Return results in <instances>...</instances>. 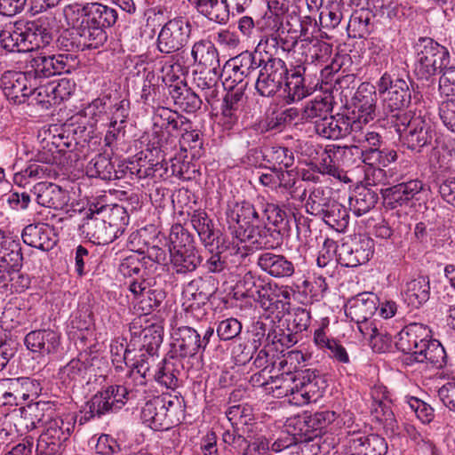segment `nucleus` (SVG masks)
I'll return each instance as SVG.
<instances>
[{
    "mask_svg": "<svg viewBox=\"0 0 455 455\" xmlns=\"http://www.w3.org/2000/svg\"><path fill=\"white\" fill-rule=\"evenodd\" d=\"M146 385L147 383L139 385L137 379L132 376L131 369L124 384L108 386L92 396L86 403L88 410L80 418V424L94 417L100 418L108 413L116 412L128 403H135L143 396Z\"/></svg>",
    "mask_w": 455,
    "mask_h": 455,
    "instance_id": "obj_1",
    "label": "nucleus"
},
{
    "mask_svg": "<svg viewBox=\"0 0 455 455\" xmlns=\"http://www.w3.org/2000/svg\"><path fill=\"white\" fill-rule=\"evenodd\" d=\"M141 335L139 339L132 337L124 353V361L126 366L131 367L132 376L137 379L139 385L147 383L151 376V363L158 355L164 339V328L151 324L141 331Z\"/></svg>",
    "mask_w": 455,
    "mask_h": 455,
    "instance_id": "obj_2",
    "label": "nucleus"
},
{
    "mask_svg": "<svg viewBox=\"0 0 455 455\" xmlns=\"http://www.w3.org/2000/svg\"><path fill=\"white\" fill-rule=\"evenodd\" d=\"M65 12L68 19L70 15H76L75 19L78 24L99 48L108 40L106 29L113 27L118 19V12L115 8L99 2L69 4Z\"/></svg>",
    "mask_w": 455,
    "mask_h": 455,
    "instance_id": "obj_3",
    "label": "nucleus"
},
{
    "mask_svg": "<svg viewBox=\"0 0 455 455\" xmlns=\"http://www.w3.org/2000/svg\"><path fill=\"white\" fill-rule=\"evenodd\" d=\"M229 60L230 64H234V68H239L245 78L258 70L255 90L261 97L273 91L276 83L275 76H281L283 72V69L279 70V60H271V59L266 60L259 52L244 51Z\"/></svg>",
    "mask_w": 455,
    "mask_h": 455,
    "instance_id": "obj_4",
    "label": "nucleus"
},
{
    "mask_svg": "<svg viewBox=\"0 0 455 455\" xmlns=\"http://www.w3.org/2000/svg\"><path fill=\"white\" fill-rule=\"evenodd\" d=\"M377 88L381 97L383 113L391 124L397 116L410 114L404 112L411 102L408 81L385 72L378 81Z\"/></svg>",
    "mask_w": 455,
    "mask_h": 455,
    "instance_id": "obj_5",
    "label": "nucleus"
},
{
    "mask_svg": "<svg viewBox=\"0 0 455 455\" xmlns=\"http://www.w3.org/2000/svg\"><path fill=\"white\" fill-rule=\"evenodd\" d=\"M191 23L188 18L177 16L169 20L160 29L156 38V49L163 54H173V68L177 66L183 71L181 60L184 52L180 51L188 44L191 35Z\"/></svg>",
    "mask_w": 455,
    "mask_h": 455,
    "instance_id": "obj_6",
    "label": "nucleus"
},
{
    "mask_svg": "<svg viewBox=\"0 0 455 455\" xmlns=\"http://www.w3.org/2000/svg\"><path fill=\"white\" fill-rule=\"evenodd\" d=\"M414 49L415 74L418 79L429 80L450 63V53L447 48L430 37L419 38Z\"/></svg>",
    "mask_w": 455,
    "mask_h": 455,
    "instance_id": "obj_7",
    "label": "nucleus"
},
{
    "mask_svg": "<svg viewBox=\"0 0 455 455\" xmlns=\"http://www.w3.org/2000/svg\"><path fill=\"white\" fill-rule=\"evenodd\" d=\"M393 126L403 147L417 153L431 144L434 131L429 122L421 116L402 115L393 119Z\"/></svg>",
    "mask_w": 455,
    "mask_h": 455,
    "instance_id": "obj_8",
    "label": "nucleus"
},
{
    "mask_svg": "<svg viewBox=\"0 0 455 455\" xmlns=\"http://www.w3.org/2000/svg\"><path fill=\"white\" fill-rule=\"evenodd\" d=\"M76 422V415L74 413L50 419L38 439L36 455H56L61 452L64 443L74 431Z\"/></svg>",
    "mask_w": 455,
    "mask_h": 455,
    "instance_id": "obj_9",
    "label": "nucleus"
},
{
    "mask_svg": "<svg viewBox=\"0 0 455 455\" xmlns=\"http://www.w3.org/2000/svg\"><path fill=\"white\" fill-rule=\"evenodd\" d=\"M306 211L310 215L320 218L338 232H343L348 226L347 209L337 201L323 196V190H314L306 204Z\"/></svg>",
    "mask_w": 455,
    "mask_h": 455,
    "instance_id": "obj_10",
    "label": "nucleus"
},
{
    "mask_svg": "<svg viewBox=\"0 0 455 455\" xmlns=\"http://www.w3.org/2000/svg\"><path fill=\"white\" fill-rule=\"evenodd\" d=\"M52 143L46 142L41 150H38L36 158L25 169L14 175V182L20 186H26L30 180H37L56 174L53 165L69 167L70 163L54 152Z\"/></svg>",
    "mask_w": 455,
    "mask_h": 455,
    "instance_id": "obj_11",
    "label": "nucleus"
},
{
    "mask_svg": "<svg viewBox=\"0 0 455 455\" xmlns=\"http://www.w3.org/2000/svg\"><path fill=\"white\" fill-rule=\"evenodd\" d=\"M229 228H234V235L239 241L251 239V234L260 216L252 203L245 199L228 200L225 211Z\"/></svg>",
    "mask_w": 455,
    "mask_h": 455,
    "instance_id": "obj_12",
    "label": "nucleus"
},
{
    "mask_svg": "<svg viewBox=\"0 0 455 455\" xmlns=\"http://www.w3.org/2000/svg\"><path fill=\"white\" fill-rule=\"evenodd\" d=\"M337 419L333 411L322 410L315 412L305 411L291 417L286 420L285 427L293 435L302 436L304 441H313L325 433L327 427Z\"/></svg>",
    "mask_w": 455,
    "mask_h": 455,
    "instance_id": "obj_13",
    "label": "nucleus"
},
{
    "mask_svg": "<svg viewBox=\"0 0 455 455\" xmlns=\"http://www.w3.org/2000/svg\"><path fill=\"white\" fill-rule=\"evenodd\" d=\"M297 405L315 403L323 395L327 382L324 375L317 369L307 368L292 372Z\"/></svg>",
    "mask_w": 455,
    "mask_h": 455,
    "instance_id": "obj_14",
    "label": "nucleus"
},
{
    "mask_svg": "<svg viewBox=\"0 0 455 455\" xmlns=\"http://www.w3.org/2000/svg\"><path fill=\"white\" fill-rule=\"evenodd\" d=\"M307 65L305 62L286 66V73L276 82L273 91L269 94L263 95L265 98H273L283 88L287 103L298 102L312 93V88L307 84L306 78Z\"/></svg>",
    "mask_w": 455,
    "mask_h": 455,
    "instance_id": "obj_15",
    "label": "nucleus"
},
{
    "mask_svg": "<svg viewBox=\"0 0 455 455\" xmlns=\"http://www.w3.org/2000/svg\"><path fill=\"white\" fill-rule=\"evenodd\" d=\"M1 89L12 104L20 105L30 99L37 81L30 72L7 70L1 76Z\"/></svg>",
    "mask_w": 455,
    "mask_h": 455,
    "instance_id": "obj_16",
    "label": "nucleus"
},
{
    "mask_svg": "<svg viewBox=\"0 0 455 455\" xmlns=\"http://www.w3.org/2000/svg\"><path fill=\"white\" fill-rule=\"evenodd\" d=\"M73 60L70 54L44 55L39 53L29 61L30 70L28 71L34 75L36 80L70 73Z\"/></svg>",
    "mask_w": 455,
    "mask_h": 455,
    "instance_id": "obj_17",
    "label": "nucleus"
},
{
    "mask_svg": "<svg viewBox=\"0 0 455 455\" xmlns=\"http://www.w3.org/2000/svg\"><path fill=\"white\" fill-rule=\"evenodd\" d=\"M373 240L362 236L338 247V262L345 267H356L368 262L374 252Z\"/></svg>",
    "mask_w": 455,
    "mask_h": 455,
    "instance_id": "obj_18",
    "label": "nucleus"
},
{
    "mask_svg": "<svg viewBox=\"0 0 455 455\" xmlns=\"http://www.w3.org/2000/svg\"><path fill=\"white\" fill-rule=\"evenodd\" d=\"M163 82L167 86L168 94L174 104L182 111L195 113L201 108L203 100L196 94L187 83L179 76H164Z\"/></svg>",
    "mask_w": 455,
    "mask_h": 455,
    "instance_id": "obj_19",
    "label": "nucleus"
},
{
    "mask_svg": "<svg viewBox=\"0 0 455 455\" xmlns=\"http://www.w3.org/2000/svg\"><path fill=\"white\" fill-rule=\"evenodd\" d=\"M160 160H155L148 155L147 152L139 153V164H132L130 169L135 172L138 180L146 178L165 179L172 175H181V168L177 169L176 164L171 165V174H169V167L167 161L169 156H158Z\"/></svg>",
    "mask_w": 455,
    "mask_h": 455,
    "instance_id": "obj_20",
    "label": "nucleus"
},
{
    "mask_svg": "<svg viewBox=\"0 0 455 455\" xmlns=\"http://www.w3.org/2000/svg\"><path fill=\"white\" fill-rule=\"evenodd\" d=\"M431 337L432 331L427 325L411 323L398 332L395 347L403 354L409 355L411 360L414 353L422 348Z\"/></svg>",
    "mask_w": 455,
    "mask_h": 455,
    "instance_id": "obj_21",
    "label": "nucleus"
},
{
    "mask_svg": "<svg viewBox=\"0 0 455 455\" xmlns=\"http://www.w3.org/2000/svg\"><path fill=\"white\" fill-rule=\"evenodd\" d=\"M372 403L371 405V412L376 419L382 423L387 432L391 435L398 433V423L392 411V400L389 393L385 387H374L371 389Z\"/></svg>",
    "mask_w": 455,
    "mask_h": 455,
    "instance_id": "obj_22",
    "label": "nucleus"
},
{
    "mask_svg": "<svg viewBox=\"0 0 455 455\" xmlns=\"http://www.w3.org/2000/svg\"><path fill=\"white\" fill-rule=\"evenodd\" d=\"M172 336V353L179 358L193 357L202 350L200 334L192 327L175 324Z\"/></svg>",
    "mask_w": 455,
    "mask_h": 455,
    "instance_id": "obj_23",
    "label": "nucleus"
},
{
    "mask_svg": "<svg viewBox=\"0 0 455 455\" xmlns=\"http://www.w3.org/2000/svg\"><path fill=\"white\" fill-rule=\"evenodd\" d=\"M314 129L317 135L328 140H339L361 130L359 122H351V117L331 114L315 124Z\"/></svg>",
    "mask_w": 455,
    "mask_h": 455,
    "instance_id": "obj_24",
    "label": "nucleus"
},
{
    "mask_svg": "<svg viewBox=\"0 0 455 455\" xmlns=\"http://www.w3.org/2000/svg\"><path fill=\"white\" fill-rule=\"evenodd\" d=\"M424 188L419 180H411L395 186L381 189L383 204L386 208L394 210L407 205Z\"/></svg>",
    "mask_w": 455,
    "mask_h": 455,
    "instance_id": "obj_25",
    "label": "nucleus"
},
{
    "mask_svg": "<svg viewBox=\"0 0 455 455\" xmlns=\"http://www.w3.org/2000/svg\"><path fill=\"white\" fill-rule=\"evenodd\" d=\"M21 237L26 244L43 251H49L58 243L55 228L42 222L26 226Z\"/></svg>",
    "mask_w": 455,
    "mask_h": 455,
    "instance_id": "obj_26",
    "label": "nucleus"
},
{
    "mask_svg": "<svg viewBox=\"0 0 455 455\" xmlns=\"http://www.w3.org/2000/svg\"><path fill=\"white\" fill-rule=\"evenodd\" d=\"M354 106L357 110V118H351V122H359L368 124L376 116L377 92L375 87L370 84L363 83L355 92L354 97Z\"/></svg>",
    "mask_w": 455,
    "mask_h": 455,
    "instance_id": "obj_27",
    "label": "nucleus"
},
{
    "mask_svg": "<svg viewBox=\"0 0 455 455\" xmlns=\"http://www.w3.org/2000/svg\"><path fill=\"white\" fill-rule=\"evenodd\" d=\"M257 266L275 278H287L295 272L294 263L283 254L264 251L257 257Z\"/></svg>",
    "mask_w": 455,
    "mask_h": 455,
    "instance_id": "obj_28",
    "label": "nucleus"
},
{
    "mask_svg": "<svg viewBox=\"0 0 455 455\" xmlns=\"http://www.w3.org/2000/svg\"><path fill=\"white\" fill-rule=\"evenodd\" d=\"M72 30H64L57 39V45L66 52H78L89 49H98V45L88 36V33L78 24L75 18H70Z\"/></svg>",
    "mask_w": 455,
    "mask_h": 455,
    "instance_id": "obj_29",
    "label": "nucleus"
},
{
    "mask_svg": "<svg viewBox=\"0 0 455 455\" xmlns=\"http://www.w3.org/2000/svg\"><path fill=\"white\" fill-rule=\"evenodd\" d=\"M351 455H385L387 443L382 436L371 434L353 433L347 442Z\"/></svg>",
    "mask_w": 455,
    "mask_h": 455,
    "instance_id": "obj_30",
    "label": "nucleus"
},
{
    "mask_svg": "<svg viewBox=\"0 0 455 455\" xmlns=\"http://www.w3.org/2000/svg\"><path fill=\"white\" fill-rule=\"evenodd\" d=\"M378 302L377 295L372 292L359 293L347 301L345 314L355 323L369 321L378 309Z\"/></svg>",
    "mask_w": 455,
    "mask_h": 455,
    "instance_id": "obj_31",
    "label": "nucleus"
},
{
    "mask_svg": "<svg viewBox=\"0 0 455 455\" xmlns=\"http://www.w3.org/2000/svg\"><path fill=\"white\" fill-rule=\"evenodd\" d=\"M258 303L262 308L272 314L277 312L278 315H283L290 310L291 288L272 284L269 282Z\"/></svg>",
    "mask_w": 455,
    "mask_h": 455,
    "instance_id": "obj_32",
    "label": "nucleus"
},
{
    "mask_svg": "<svg viewBox=\"0 0 455 455\" xmlns=\"http://www.w3.org/2000/svg\"><path fill=\"white\" fill-rule=\"evenodd\" d=\"M31 192L36 203L44 207L62 209L69 201L68 192L51 182H38Z\"/></svg>",
    "mask_w": 455,
    "mask_h": 455,
    "instance_id": "obj_33",
    "label": "nucleus"
},
{
    "mask_svg": "<svg viewBox=\"0 0 455 455\" xmlns=\"http://www.w3.org/2000/svg\"><path fill=\"white\" fill-rule=\"evenodd\" d=\"M24 344L33 353L49 355L57 351L60 344V335L50 329L35 330L25 336Z\"/></svg>",
    "mask_w": 455,
    "mask_h": 455,
    "instance_id": "obj_34",
    "label": "nucleus"
},
{
    "mask_svg": "<svg viewBox=\"0 0 455 455\" xmlns=\"http://www.w3.org/2000/svg\"><path fill=\"white\" fill-rule=\"evenodd\" d=\"M166 395H156L148 400L141 409V419L156 431L167 429Z\"/></svg>",
    "mask_w": 455,
    "mask_h": 455,
    "instance_id": "obj_35",
    "label": "nucleus"
},
{
    "mask_svg": "<svg viewBox=\"0 0 455 455\" xmlns=\"http://www.w3.org/2000/svg\"><path fill=\"white\" fill-rule=\"evenodd\" d=\"M80 230L95 244H108L117 237L107 220L98 216L84 217Z\"/></svg>",
    "mask_w": 455,
    "mask_h": 455,
    "instance_id": "obj_36",
    "label": "nucleus"
},
{
    "mask_svg": "<svg viewBox=\"0 0 455 455\" xmlns=\"http://www.w3.org/2000/svg\"><path fill=\"white\" fill-rule=\"evenodd\" d=\"M246 85L244 84L235 91H229L224 97L220 122L226 129L230 130L238 123Z\"/></svg>",
    "mask_w": 455,
    "mask_h": 455,
    "instance_id": "obj_37",
    "label": "nucleus"
},
{
    "mask_svg": "<svg viewBox=\"0 0 455 455\" xmlns=\"http://www.w3.org/2000/svg\"><path fill=\"white\" fill-rule=\"evenodd\" d=\"M431 287L427 276H419L405 283L403 290L404 302L412 308H419L430 299Z\"/></svg>",
    "mask_w": 455,
    "mask_h": 455,
    "instance_id": "obj_38",
    "label": "nucleus"
},
{
    "mask_svg": "<svg viewBox=\"0 0 455 455\" xmlns=\"http://www.w3.org/2000/svg\"><path fill=\"white\" fill-rule=\"evenodd\" d=\"M411 361L427 363L435 369H442L446 365L447 355L443 345L431 337L422 348L414 353Z\"/></svg>",
    "mask_w": 455,
    "mask_h": 455,
    "instance_id": "obj_39",
    "label": "nucleus"
},
{
    "mask_svg": "<svg viewBox=\"0 0 455 455\" xmlns=\"http://www.w3.org/2000/svg\"><path fill=\"white\" fill-rule=\"evenodd\" d=\"M190 222L206 248L212 247L215 242L220 243V231L214 228L212 220L204 211H193L190 214Z\"/></svg>",
    "mask_w": 455,
    "mask_h": 455,
    "instance_id": "obj_40",
    "label": "nucleus"
},
{
    "mask_svg": "<svg viewBox=\"0 0 455 455\" xmlns=\"http://www.w3.org/2000/svg\"><path fill=\"white\" fill-rule=\"evenodd\" d=\"M23 254L21 244L12 236L4 235L0 231V262L10 270H20L22 267Z\"/></svg>",
    "mask_w": 455,
    "mask_h": 455,
    "instance_id": "obj_41",
    "label": "nucleus"
},
{
    "mask_svg": "<svg viewBox=\"0 0 455 455\" xmlns=\"http://www.w3.org/2000/svg\"><path fill=\"white\" fill-rule=\"evenodd\" d=\"M169 258L173 272L182 275L196 271L203 261L198 249L169 251Z\"/></svg>",
    "mask_w": 455,
    "mask_h": 455,
    "instance_id": "obj_42",
    "label": "nucleus"
},
{
    "mask_svg": "<svg viewBox=\"0 0 455 455\" xmlns=\"http://www.w3.org/2000/svg\"><path fill=\"white\" fill-rule=\"evenodd\" d=\"M177 146V137L172 134L171 131L154 127L148 142V147L151 148H148L147 152L151 156H153V151L156 152V156L159 155L169 156V161L172 163L174 160L172 153L176 150Z\"/></svg>",
    "mask_w": 455,
    "mask_h": 455,
    "instance_id": "obj_43",
    "label": "nucleus"
},
{
    "mask_svg": "<svg viewBox=\"0 0 455 455\" xmlns=\"http://www.w3.org/2000/svg\"><path fill=\"white\" fill-rule=\"evenodd\" d=\"M194 63L204 67V70L220 71L219 52L208 40L196 42L191 50Z\"/></svg>",
    "mask_w": 455,
    "mask_h": 455,
    "instance_id": "obj_44",
    "label": "nucleus"
},
{
    "mask_svg": "<svg viewBox=\"0 0 455 455\" xmlns=\"http://www.w3.org/2000/svg\"><path fill=\"white\" fill-rule=\"evenodd\" d=\"M183 368L180 358L172 355L164 358L159 364L158 370L152 375L153 379L167 388L174 389L179 387V379Z\"/></svg>",
    "mask_w": 455,
    "mask_h": 455,
    "instance_id": "obj_45",
    "label": "nucleus"
},
{
    "mask_svg": "<svg viewBox=\"0 0 455 455\" xmlns=\"http://www.w3.org/2000/svg\"><path fill=\"white\" fill-rule=\"evenodd\" d=\"M196 8L209 20L221 25L227 24L232 15L224 0H196Z\"/></svg>",
    "mask_w": 455,
    "mask_h": 455,
    "instance_id": "obj_46",
    "label": "nucleus"
},
{
    "mask_svg": "<svg viewBox=\"0 0 455 455\" xmlns=\"http://www.w3.org/2000/svg\"><path fill=\"white\" fill-rule=\"evenodd\" d=\"M220 74V71L201 70L194 78L196 87L201 91V97L210 105L219 95Z\"/></svg>",
    "mask_w": 455,
    "mask_h": 455,
    "instance_id": "obj_47",
    "label": "nucleus"
},
{
    "mask_svg": "<svg viewBox=\"0 0 455 455\" xmlns=\"http://www.w3.org/2000/svg\"><path fill=\"white\" fill-rule=\"evenodd\" d=\"M4 382L10 406L20 405L29 399L33 383L28 378L4 379Z\"/></svg>",
    "mask_w": 455,
    "mask_h": 455,
    "instance_id": "obj_48",
    "label": "nucleus"
},
{
    "mask_svg": "<svg viewBox=\"0 0 455 455\" xmlns=\"http://www.w3.org/2000/svg\"><path fill=\"white\" fill-rule=\"evenodd\" d=\"M188 287L193 291L194 299L204 306L218 291V282L212 275H204L192 279Z\"/></svg>",
    "mask_w": 455,
    "mask_h": 455,
    "instance_id": "obj_49",
    "label": "nucleus"
},
{
    "mask_svg": "<svg viewBox=\"0 0 455 455\" xmlns=\"http://www.w3.org/2000/svg\"><path fill=\"white\" fill-rule=\"evenodd\" d=\"M284 44L285 41L283 39L279 38L275 36H271L269 37H267L265 40H260V42L258 44L257 47L254 50L255 52H259L261 56H264V59L266 60L268 59H271V60H279V70L283 69V72H281V76H275L276 82L281 81V78L283 77V76H284V72L286 73V62L283 59L276 57V55L279 52V50H285L283 46Z\"/></svg>",
    "mask_w": 455,
    "mask_h": 455,
    "instance_id": "obj_50",
    "label": "nucleus"
},
{
    "mask_svg": "<svg viewBox=\"0 0 455 455\" xmlns=\"http://www.w3.org/2000/svg\"><path fill=\"white\" fill-rule=\"evenodd\" d=\"M0 43L2 47L13 52H26L34 49V45L27 42L21 28H10L0 32Z\"/></svg>",
    "mask_w": 455,
    "mask_h": 455,
    "instance_id": "obj_51",
    "label": "nucleus"
},
{
    "mask_svg": "<svg viewBox=\"0 0 455 455\" xmlns=\"http://www.w3.org/2000/svg\"><path fill=\"white\" fill-rule=\"evenodd\" d=\"M378 194L371 188L363 187L358 188L349 197V209L356 216H362L370 212L377 204Z\"/></svg>",
    "mask_w": 455,
    "mask_h": 455,
    "instance_id": "obj_52",
    "label": "nucleus"
},
{
    "mask_svg": "<svg viewBox=\"0 0 455 455\" xmlns=\"http://www.w3.org/2000/svg\"><path fill=\"white\" fill-rule=\"evenodd\" d=\"M155 119L154 127L177 132H179L182 127H185L187 125L185 124H188V118L164 107H160L156 109Z\"/></svg>",
    "mask_w": 455,
    "mask_h": 455,
    "instance_id": "obj_53",
    "label": "nucleus"
},
{
    "mask_svg": "<svg viewBox=\"0 0 455 455\" xmlns=\"http://www.w3.org/2000/svg\"><path fill=\"white\" fill-rule=\"evenodd\" d=\"M331 152V146L325 148V149L320 155L319 163L311 164V170L314 172L332 176L340 181H350V180L347 177L346 172L337 165V161H334V158H332Z\"/></svg>",
    "mask_w": 455,
    "mask_h": 455,
    "instance_id": "obj_54",
    "label": "nucleus"
},
{
    "mask_svg": "<svg viewBox=\"0 0 455 455\" xmlns=\"http://www.w3.org/2000/svg\"><path fill=\"white\" fill-rule=\"evenodd\" d=\"M251 235V239L245 242L254 245L256 249H275L282 243L283 235L279 229L264 227L257 228L256 232V227L254 226Z\"/></svg>",
    "mask_w": 455,
    "mask_h": 455,
    "instance_id": "obj_55",
    "label": "nucleus"
},
{
    "mask_svg": "<svg viewBox=\"0 0 455 455\" xmlns=\"http://www.w3.org/2000/svg\"><path fill=\"white\" fill-rule=\"evenodd\" d=\"M92 366L89 353H80L76 358L70 360L62 369V373L70 380L82 381L85 379L88 370Z\"/></svg>",
    "mask_w": 455,
    "mask_h": 455,
    "instance_id": "obj_56",
    "label": "nucleus"
},
{
    "mask_svg": "<svg viewBox=\"0 0 455 455\" xmlns=\"http://www.w3.org/2000/svg\"><path fill=\"white\" fill-rule=\"evenodd\" d=\"M263 160L269 164L270 167L288 169L294 164V154L288 148L273 146L266 148L263 153Z\"/></svg>",
    "mask_w": 455,
    "mask_h": 455,
    "instance_id": "obj_57",
    "label": "nucleus"
},
{
    "mask_svg": "<svg viewBox=\"0 0 455 455\" xmlns=\"http://www.w3.org/2000/svg\"><path fill=\"white\" fill-rule=\"evenodd\" d=\"M86 172L90 177L100 178L103 180H111L114 173V164L108 154H98L86 166Z\"/></svg>",
    "mask_w": 455,
    "mask_h": 455,
    "instance_id": "obj_58",
    "label": "nucleus"
},
{
    "mask_svg": "<svg viewBox=\"0 0 455 455\" xmlns=\"http://www.w3.org/2000/svg\"><path fill=\"white\" fill-rule=\"evenodd\" d=\"M331 156L334 161H337V165L350 167L356 164L357 161L363 163V152L357 145L350 146H331Z\"/></svg>",
    "mask_w": 455,
    "mask_h": 455,
    "instance_id": "obj_59",
    "label": "nucleus"
},
{
    "mask_svg": "<svg viewBox=\"0 0 455 455\" xmlns=\"http://www.w3.org/2000/svg\"><path fill=\"white\" fill-rule=\"evenodd\" d=\"M349 12V9H343L338 3L331 1L319 13V24L323 28L334 29Z\"/></svg>",
    "mask_w": 455,
    "mask_h": 455,
    "instance_id": "obj_60",
    "label": "nucleus"
},
{
    "mask_svg": "<svg viewBox=\"0 0 455 455\" xmlns=\"http://www.w3.org/2000/svg\"><path fill=\"white\" fill-rule=\"evenodd\" d=\"M169 251L197 249L194 236L181 225L172 226L169 234Z\"/></svg>",
    "mask_w": 455,
    "mask_h": 455,
    "instance_id": "obj_61",
    "label": "nucleus"
},
{
    "mask_svg": "<svg viewBox=\"0 0 455 455\" xmlns=\"http://www.w3.org/2000/svg\"><path fill=\"white\" fill-rule=\"evenodd\" d=\"M26 36L27 42L33 45L36 42V46L39 47L40 44L46 45L52 41L51 30L45 27L41 19L33 21H28L22 28Z\"/></svg>",
    "mask_w": 455,
    "mask_h": 455,
    "instance_id": "obj_62",
    "label": "nucleus"
},
{
    "mask_svg": "<svg viewBox=\"0 0 455 455\" xmlns=\"http://www.w3.org/2000/svg\"><path fill=\"white\" fill-rule=\"evenodd\" d=\"M100 209L105 212L107 223L113 229L116 235L118 232H124L125 227L129 223V214L125 207L120 204L102 205Z\"/></svg>",
    "mask_w": 455,
    "mask_h": 455,
    "instance_id": "obj_63",
    "label": "nucleus"
},
{
    "mask_svg": "<svg viewBox=\"0 0 455 455\" xmlns=\"http://www.w3.org/2000/svg\"><path fill=\"white\" fill-rule=\"evenodd\" d=\"M332 112L331 102L327 98L315 99L304 108L302 118L315 124L323 121Z\"/></svg>",
    "mask_w": 455,
    "mask_h": 455,
    "instance_id": "obj_64",
    "label": "nucleus"
}]
</instances>
